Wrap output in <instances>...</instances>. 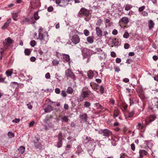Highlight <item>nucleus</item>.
Listing matches in <instances>:
<instances>
[{
  "instance_id": "nucleus-1",
  "label": "nucleus",
  "mask_w": 158,
  "mask_h": 158,
  "mask_svg": "<svg viewBox=\"0 0 158 158\" xmlns=\"http://www.w3.org/2000/svg\"><path fill=\"white\" fill-rule=\"evenodd\" d=\"M21 24L23 25L25 24H34L36 23V21H34L33 17L30 18L24 17L20 21Z\"/></svg>"
},
{
  "instance_id": "nucleus-2",
  "label": "nucleus",
  "mask_w": 158,
  "mask_h": 158,
  "mask_svg": "<svg viewBox=\"0 0 158 158\" xmlns=\"http://www.w3.org/2000/svg\"><path fill=\"white\" fill-rule=\"evenodd\" d=\"M89 10L85 8L84 7L81 8L78 13V15L79 17H82L84 16L86 17H88L89 15Z\"/></svg>"
},
{
  "instance_id": "nucleus-3",
  "label": "nucleus",
  "mask_w": 158,
  "mask_h": 158,
  "mask_svg": "<svg viewBox=\"0 0 158 158\" xmlns=\"http://www.w3.org/2000/svg\"><path fill=\"white\" fill-rule=\"evenodd\" d=\"M81 94L82 95L83 97L86 98L92 95L93 93H92L87 87H83L81 93Z\"/></svg>"
},
{
  "instance_id": "nucleus-4",
  "label": "nucleus",
  "mask_w": 158,
  "mask_h": 158,
  "mask_svg": "<svg viewBox=\"0 0 158 158\" xmlns=\"http://www.w3.org/2000/svg\"><path fill=\"white\" fill-rule=\"evenodd\" d=\"M38 38L41 41L43 40L45 42L47 43L48 40L49 35L48 33L46 32L43 33H38Z\"/></svg>"
},
{
  "instance_id": "nucleus-5",
  "label": "nucleus",
  "mask_w": 158,
  "mask_h": 158,
  "mask_svg": "<svg viewBox=\"0 0 158 158\" xmlns=\"http://www.w3.org/2000/svg\"><path fill=\"white\" fill-rule=\"evenodd\" d=\"M56 3L61 7H65L73 0H55Z\"/></svg>"
},
{
  "instance_id": "nucleus-6",
  "label": "nucleus",
  "mask_w": 158,
  "mask_h": 158,
  "mask_svg": "<svg viewBox=\"0 0 158 158\" xmlns=\"http://www.w3.org/2000/svg\"><path fill=\"white\" fill-rule=\"evenodd\" d=\"M99 133L105 137V138H108L109 137H112V132L108 129L102 130L99 132Z\"/></svg>"
},
{
  "instance_id": "nucleus-7",
  "label": "nucleus",
  "mask_w": 158,
  "mask_h": 158,
  "mask_svg": "<svg viewBox=\"0 0 158 158\" xmlns=\"http://www.w3.org/2000/svg\"><path fill=\"white\" fill-rule=\"evenodd\" d=\"M156 118V116L154 114L148 116L145 119L146 126L148 125L150 123L154 121Z\"/></svg>"
},
{
  "instance_id": "nucleus-8",
  "label": "nucleus",
  "mask_w": 158,
  "mask_h": 158,
  "mask_svg": "<svg viewBox=\"0 0 158 158\" xmlns=\"http://www.w3.org/2000/svg\"><path fill=\"white\" fill-rule=\"evenodd\" d=\"M52 118V115H51L49 116L47 115L44 120V123L46 124H48V127H51L52 126V123L51 122Z\"/></svg>"
},
{
  "instance_id": "nucleus-9",
  "label": "nucleus",
  "mask_w": 158,
  "mask_h": 158,
  "mask_svg": "<svg viewBox=\"0 0 158 158\" xmlns=\"http://www.w3.org/2000/svg\"><path fill=\"white\" fill-rule=\"evenodd\" d=\"M65 75L67 77H70L73 79V80H76V77L75 75L70 69H68L66 71Z\"/></svg>"
},
{
  "instance_id": "nucleus-10",
  "label": "nucleus",
  "mask_w": 158,
  "mask_h": 158,
  "mask_svg": "<svg viewBox=\"0 0 158 158\" xmlns=\"http://www.w3.org/2000/svg\"><path fill=\"white\" fill-rule=\"evenodd\" d=\"M62 60L64 62H68L69 66H70V58L68 54L63 53Z\"/></svg>"
},
{
  "instance_id": "nucleus-11",
  "label": "nucleus",
  "mask_w": 158,
  "mask_h": 158,
  "mask_svg": "<svg viewBox=\"0 0 158 158\" xmlns=\"http://www.w3.org/2000/svg\"><path fill=\"white\" fill-rule=\"evenodd\" d=\"M71 40L74 44H77L80 42V38L77 35H74L72 36Z\"/></svg>"
},
{
  "instance_id": "nucleus-12",
  "label": "nucleus",
  "mask_w": 158,
  "mask_h": 158,
  "mask_svg": "<svg viewBox=\"0 0 158 158\" xmlns=\"http://www.w3.org/2000/svg\"><path fill=\"white\" fill-rule=\"evenodd\" d=\"M13 42V40L10 37H9L7 39H6L3 42L4 45L6 47H8Z\"/></svg>"
},
{
  "instance_id": "nucleus-13",
  "label": "nucleus",
  "mask_w": 158,
  "mask_h": 158,
  "mask_svg": "<svg viewBox=\"0 0 158 158\" xmlns=\"http://www.w3.org/2000/svg\"><path fill=\"white\" fill-rule=\"evenodd\" d=\"M79 118L81 123H86L87 122L88 116L86 114L80 115Z\"/></svg>"
},
{
  "instance_id": "nucleus-14",
  "label": "nucleus",
  "mask_w": 158,
  "mask_h": 158,
  "mask_svg": "<svg viewBox=\"0 0 158 158\" xmlns=\"http://www.w3.org/2000/svg\"><path fill=\"white\" fill-rule=\"evenodd\" d=\"M96 34L98 37H101L103 34L102 29L99 27H96L95 28Z\"/></svg>"
},
{
  "instance_id": "nucleus-15",
  "label": "nucleus",
  "mask_w": 158,
  "mask_h": 158,
  "mask_svg": "<svg viewBox=\"0 0 158 158\" xmlns=\"http://www.w3.org/2000/svg\"><path fill=\"white\" fill-rule=\"evenodd\" d=\"M152 105L158 108V98H154L152 99Z\"/></svg>"
},
{
  "instance_id": "nucleus-16",
  "label": "nucleus",
  "mask_w": 158,
  "mask_h": 158,
  "mask_svg": "<svg viewBox=\"0 0 158 158\" xmlns=\"http://www.w3.org/2000/svg\"><path fill=\"white\" fill-rule=\"evenodd\" d=\"M11 20V19L10 18L8 19L2 27V29H6L8 27L10 23Z\"/></svg>"
},
{
  "instance_id": "nucleus-17",
  "label": "nucleus",
  "mask_w": 158,
  "mask_h": 158,
  "mask_svg": "<svg viewBox=\"0 0 158 158\" xmlns=\"http://www.w3.org/2000/svg\"><path fill=\"white\" fill-rule=\"evenodd\" d=\"M129 22L128 18L126 17H123L121 20L119 21V22H122L125 24H126L128 23Z\"/></svg>"
},
{
  "instance_id": "nucleus-18",
  "label": "nucleus",
  "mask_w": 158,
  "mask_h": 158,
  "mask_svg": "<svg viewBox=\"0 0 158 158\" xmlns=\"http://www.w3.org/2000/svg\"><path fill=\"white\" fill-rule=\"evenodd\" d=\"M139 153L140 158H142L143 155H147L148 154V152L145 150H139Z\"/></svg>"
},
{
  "instance_id": "nucleus-19",
  "label": "nucleus",
  "mask_w": 158,
  "mask_h": 158,
  "mask_svg": "<svg viewBox=\"0 0 158 158\" xmlns=\"http://www.w3.org/2000/svg\"><path fill=\"white\" fill-rule=\"evenodd\" d=\"M97 73V72L96 71H92L90 70L87 73L88 76L90 78H92L94 77V73Z\"/></svg>"
},
{
  "instance_id": "nucleus-20",
  "label": "nucleus",
  "mask_w": 158,
  "mask_h": 158,
  "mask_svg": "<svg viewBox=\"0 0 158 158\" xmlns=\"http://www.w3.org/2000/svg\"><path fill=\"white\" fill-rule=\"evenodd\" d=\"M53 110V107L50 105H48L47 107L44 109L45 113H48Z\"/></svg>"
},
{
  "instance_id": "nucleus-21",
  "label": "nucleus",
  "mask_w": 158,
  "mask_h": 158,
  "mask_svg": "<svg viewBox=\"0 0 158 158\" xmlns=\"http://www.w3.org/2000/svg\"><path fill=\"white\" fill-rule=\"evenodd\" d=\"M154 25L155 23L152 20H150L148 21V26L149 29H151L153 28L154 27Z\"/></svg>"
},
{
  "instance_id": "nucleus-22",
  "label": "nucleus",
  "mask_w": 158,
  "mask_h": 158,
  "mask_svg": "<svg viewBox=\"0 0 158 158\" xmlns=\"http://www.w3.org/2000/svg\"><path fill=\"white\" fill-rule=\"evenodd\" d=\"M38 140H37V141H34V146L36 148L41 149L42 148V145L41 143L38 142Z\"/></svg>"
},
{
  "instance_id": "nucleus-23",
  "label": "nucleus",
  "mask_w": 158,
  "mask_h": 158,
  "mask_svg": "<svg viewBox=\"0 0 158 158\" xmlns=\"http://www.w3.org/2000/svg\"><path fill=\"white\" fill-rule=\"evenodd\" d=\"M86 40L90 44L93 43L94 42V38L93 36H89L87 38Z\"/></svg>"
},
{
  "instance_id": "nucleus-24",
  "label": "nucleus",
  "mask_w": 158,
  "mask_h": 158,
  "mask_svg": "<svg viewBox=\"0 0 158 158\" xmlns=\"http://www.w3.org/2000/svg\"><path fill=\"white\" fill-rule=\"evenodd\" d=\"M95 106L97 107V109H101L102 110L104 109V110H107V109L103 107L99 103H96L95 104Z\"/></svg>"
},
{
  "instance_id": "nucleus-25",
  "label": "nucleus",
  "mask_w": 158,
  "mask_h": 158,
  "mask_svg": "<svg viewBox=\"0 0 158 158\" xmlns=\"http://www.w3.org/2000/svg\"><path fill=\"white\" fill-rule=\"evenodd\" d=\"M25 147L23 146H21L18 149L19 152L22 154L23 153L25 152Z\"/></svg>"
},
{
  "instance_id": "nucleus-26",
  "label": "nucleus",
  "mask_w": 158,
  "mask_h": 158,
  "mask_svg": "<svg viewBox=\"0 0 158 158\" xmlns=\"http://www.w3.org/2000/svg\"><path fill=\"white\" fill-rule=\"evenodd\" d=\"M146 124L144 126L142 125L140 123H139L136 126V128L139 130H142L144 127H146Z\"/></svg>"
},
{
  "instance_id": "nucleus-27",
  "label": "nucleus",
  "mask_w": 158,
  "mask_h": 158,
  "mask_svg": "<svg viewBox=\"0 0 158 158\" xmlns=\"http://www.w3.org/2000/svg\"><path fill=\"white\" fill-rule=\"evenodd\" d=\"M18 16V13H12V18L15 21H17L18 20L17 17Z\"/></svg>"
},
{
  "instance_id": "nucleus-28",
  "label": "nucleus",
  "mask_w": 158,
  "mask_h": 158,
  "mask_svg": "<svg viewBox=\"0 0 158 158\" xmlns=\"http://www.w3.org/2000/svg\"><path fill=\"white\" fill-rule=\"evenodd\" d=\"M6 78L5 77H4L2 74L0 75V82H2L7 84V82L5 81Z\"/></svg>"
},
{
  "instance_id": "nucleus-29",
  "label": "nucleus",
  "mask_w": 158,
  "mask_h": 158,
  "mask_svg": "<svg viewBox=\"0 0 158 158\" xmlns=\"http://www.w3.org/2000/svg\"><path fill=\"white\" fill-rule=\"evenodd\" d=\"M103 21L101 19H98L96 22V25L98 27H100Z\"/></svg>"
},
{
  "instance_id": "nucleus-30",
  "label": "nucleus",
  "mask_w": 158,
  "mask_h": 158,
  "mask_svg": "<svg viewBox=\"0 0 158 158\" xmlns=\"http://www.w3.org/2000/svg\"><path fill=\"white\" fill-rule=\"evenodd\" d=\"M31 50L30 49H25L24 50V53L25 55L27 56H29L30 55L31 53Z\"/></svg>"
},
{
  "instance_id": "nucleus-31",
  "label": "nucleus",
  "mask_w": 158,
  "mask_h": 158,
  "mask_svg": "<svg viewBox=\"0 0 158 158\" xmlns=\"http://www.w3.org/2000/svg\"><path fill=\"white\" fill-rule=\"evenodd\" d=\"M12 69H11L6 71V76L8 77L11 76L12 73Z\"/></svg>"
},
{
  "instance_id": "nucleus-32",
  "label": "nucleus",
  "mask_w": 158,
  "mask_h": 158,
  "mask_svg": "<svg viewBox=\"0 0 158 158\" xmlns=\"http://www.w3.org/2000/svg\"><path fill=\"white\" fill-rule=\"evenodd\" d=\"M39 18V16H38V12H35L34 14V18L33 19H34L35 20H34V21H36Z\"/></svg>"
},
{
  "instance_id": "nucleus-33",
  "label": "nucleus",
  "mask_w": 158,
  "mask_h": 158,
  "mask_svg": "<svg viewBox=\"0 0 158 158\" xmlns=\"http://www.w3.org/2000/svg\"><path fill=\"white\" fill-rule=\"evenodd\" d=\"M91 105L90 102L88 101H85L84 102V106L86 108H89Z\"/></svg>"
},
{
  "instance_id": "nucleus-34",
  "label": "nucleus",
  "mask_w": 158,
  "mask_h": 158,
  "mask_svg": "<svg viewBox=\"0 0 158 158\" xmlns=\"http://www.w3.org/2000/svg\"><path fill=\"white\" fill-rule=\"evenodd\" d=\"M62 146V141L58 140V142L56 145H55L56 147L58 148H60Z\"/></svg>"
},
{
  "instance_id": "nucleus-35",
  "label": "nucleus",
  "mask_w": 158,
  "mask_h": 158,
  "mask_svg": "<svg viewBox=\"0 0 158 158\" xmlns=\"http://www.w3.org/2000/svg\"><path fill=\"white\" fill-rule=\"evenodd\" d=\"M58 140L62 141L63 140V136L62 133L61 131L59 132V134L58 135Z\"/></svg>"
},
{
  "instance_id": "nucleus-36",
  "label": "nucleus",
  "mask_w": 158,
  "mask_h": 158,
  "mask_svg": "<svg viewBox=\"0 0 158 158\" xmlns=\"http://www.w3.org/2000/svg\"><path fill=\"white\" fill-rule=\"evenodd\" d=\"M119 114L118 111L117 110H115L114 111L113 117L114 118H115L117 117Z\"/></svg>"
},
{
  "instance_id": "nucleus-37",
  "label": "nucleus",
  "mask_w": 158,
  "mask_h": 158,
  "mask_svg": "<svg viewBox=\"0 0 158 158\" xmlns=\"http://www.w3.org/2000/svg\"><path fill=\"white\" fill-rule=\"evenodd\" d=\"M52 63L54 66H56L59 63V61L56 60L54 59L52 61Z\"/></svg>"
},
{
  "instance_id": "nucleus-38",
  "label": "nucleus",
  "mask_w": 158,
  "mask_h": 158,
  "mask_svg": "<svg viewBox=\"0 0 158 158\" xmlns=\"http://www.w3.org/2000/svg\"><path fill=\"white\" fill-rule=\"evenodd\" d=\"M73 92V89L70 87H68L67 89V92L69 94H71Z\"/></svg>"
},
{
  "instance_id": "nucleus-39",
  "label": "nucleus",
  "mask_w": 158,
  "mask_h": 158,
  "mask_svg": "<svg viewBox=\"0 0 158 158\" xmlns=\"http://www.w3.org/2000/svg\"><path fill=\"white\" fill-rule=\"evenodd\" d=\"M8 135L10 138H12L14 136V134L11 131H9L8 133Z\"/></svg>"
},
{
  "instance_id": "nucleus-40",
  "label": "nucleus",
  "mask_w": 158,
  "mask_h": 158,
  "mask_svg": "<svg viewBox=\"0 0 158 158\" xmlns=\"http://www.w3.org/2000/svg\"><path fill=\"white\" fill-rule=\"evenodd\" d=\"M134 111L132 110L131 112L129 113L128 115L127 116V117L128 118H131L132 117L134 114Z\"/></svg>"
},
{
  "instance_id": "nucleus-41",
  "label": "nucleus",
  "mask_w": 158,
  "mask_h": 158,
  "mask_svg": "<svg viewBox=\"0 0 158 158\" xmlns=\"http://www.w3.org/2000/svg\"><path fill=\"white\" fill-rule=\"evenodd\" d=\"M131 8L132 7L130 5L127 4L126 5L125 7V10L128 11L130 10Z\"/></svg>"
},
{
  "instance_id": "nucleus-42",
  "label": "nucleus",
  "mask_w": 158,
  "mask_h": 158,
  "mask_svg": "<svg viewBox=\"0 0 158 158\" xmlns=\"http://www.w3.org/2000/svg\"><path fill=\"white\" fill-rule=\"evenodd\" d=\"M129 100L130 105H133L134 103V102L135 100L134 98H130Z\"/></svg>"
},
{
  "instance_id": "nucleus-43",
  "label": "nucleus",
  "mask_w": 158,
  "mask_h": 158,
  "mask_svg": "<svg viewBox=\"0 0 158 158\" xmlns=\"http://www.w3.org/2000/svg\"><path fill=\"white\" fill-rule=\"evenodd\" d=\"M100 91L101 94H102L104 93V88L102 85H101L100 86Z\"/></svg>"
},
{
  "instance_id": "nucleus-44",
  "label": "nucleus",
  "mask_w": 158,
  "mask_h": 158,
  "mask_svg": "<svg viewBox=\"0 0 158 158\" xmlns=\"http://www.w3.org/2000/svg\"><path fill=\"white\" fill-rule=\"evenodd\" d=\"M84 34L86 36H88L89 34V31L85 29L84 30Z\"/></svg>"
},
{
  "instance_id": "nucleus-45",
  "label": "nucleus",
  "mask_w": 158,
  "mask_h": 158,
  "mask_svg": "<svg viewBox=\"0 0 158 158\" xmlns=\"http://www.w3.org/2000/svg\"><path fill=\"white\" fill-rule=\"evenodd\" d=\"M61 95L63 97H66L67 96L66 92L64 90H62L61 92Z\"/></svg>"
},
{
  "instance_id": "nucleus-46",
  "label": "nucleus",
  "mask_w": 158,
  "mask_h": 158,
  "mask_svg": "<svg viewBox=\"0 0 158 158\" xmlns=\"http://www.w3.org/2000/svg\"><path fill=\"white\" fill-rule=\"evenodd\" d=\"M63 121L65 122H67L69 121L68 117L67 116H64L62 118Z\"/></svg>"
},
{
  "instance_id": "nucleus-47",
  "label": "nucleus",
  "mask_w": 158,
  "mask_h": 158,
  "mask_svg": "<svg viewBox=\"0 0 158 158\" xmlns=\"http://www.w3.org/2000/svg\"><path fill=\"white\" fill-rule=\"evenodd\" d=\"M129 34L128 33L127 31H126V32H125L123 35V37L124 38H126V39L128 38L129 37Z\"/></svg>"
},
{
  "instance_id": "nucleus-48",
  "label": "nucleus",
  "mask_w": 158,
  "mask_h": 158,
  "mask_svg": "<svg viewBox=\"0 0 158 158\" xmlns=\"http://www.w3.org/2000/svg\"><path fill=\"white\" fill-rule=\"evenodd\" d=\"M145 7L144 6H143L140 7H139L138 9V11L139 12H143V10L145 9Z\"/></svg>"
},
{
  "instance_id": "nucleus-49",
  "label": "nucleus",
  "mask_w": 158,
  "mask_h": 158,
  "mask_svg": "<svg viewBox=\"0 0 158 158\" xmlns=\"http://www.w3.org/2000/svg\"><path fill=\"white\" fill-rule=\"evenodd\" d=\"M62 54H61L59 52H56V56L58 58H60L61 56H62Z\"/></svg>"
},
{
  "instance_id": "nucleus-50",
  "label": "nucleus",
  "mask_w": 158,
  "mask_h": 158,
  "mask_svg": "<svg viewBox=\"0 0 158 158\" xmlns=\"http://www.w3.org/2000/svg\"><path fill=\"white\" fill-rule=\"evenodd\" d=\"M53 9H54L52 6H50L48 8L47 10L49 12H51L53 10Z\"/></svg>"
},
{
  "instance_id": "nucleus-51",
  "label": "nucleus",
  "mask_w": 158,
  "mask_h": 158,
  "mask_svg": "<svg viewBox=\"0 0 158 158\" xmlns=\"http://www.w3.org/2000/svg\"><path fill=\"white\" fill-rule=\"evenodd\" d=\"M35 44H36V42H35V41L33 40H32L31 41L30 45H31V46L32 47H34L35 46Z\"/></svg>"
},
{
  "instance_id": "nucleus-52",
  "label": "nucleus",
  "mask_w": 158,
  "mask_h": 158,
  "mask_svg": "<svg viewBox=\"0 0 158 158\" xmlns=\"http://www.w3.org/2000/svg\"><path fill=\"white\" fill-rule=\"evenodd\" d=\"M142 15L143 16H146L148 15V13L146 11H143L141 13Z\"/></svg>"
},
{
  "instance_id": "nucleus-53",
  "label": "nucleus",
  "mask_w": 158,
  "mask_h": 158,
  "mask_svg": "<svg viewBox=\"0 0 158 158\" xmlns=\"http://www.w3.org/2000/svg\"><path fill=\"white\" fill-rule=\"evenodd\" d=\"M118 33V31L117 30L114 29L113 30L112 32V34L114 35H116Z\"/></svg>"
},
{
  "instance_id": "nucleus-54",
  "label": "nucleus",
  "mask_w": 158,
  "mask_h": 158,
  "mask_svg": "<svg viewBox=\"0 0 158 158\" xmlns=\"http://www.w3.org/2000/svg\"><path fill=\"white\" fill-rule=\"evenodd\" d=\"M20 121V119L15 118L14 120H13L12 122L16 123H18Z\"/></svg>"
},
{
  "instance_id": "nucleus-55",
  "label": "nucleus",
  "mask_w": 158,
  "mask_h": 158,
  "mask_svg": "<svg viewBox=\"0 0 158 158\" xmlns=\"http://www.w3.org/2000/svg\"><path fill=\"white\" fill-rule=\"evenodd\" d=\"M45 77L46 79H49L50 78V73H48L46 74Z\"/></svg>"
},
{
  "instance_id": "nucleus-56",
  "label": "nucleus",
  "mask_w": 158,
  "mask_h": 158,
  "mask_svg": "<svg viewBox=\"0 0 158 158\" xmlns=\"http://www.w3.org/2000/svg\"><path fill=\"white\" fill-rule=\"evenodd\" d=\"M133 61V60L130 59H128L126 62V63L130 64Z\"/></svg>"
},
{
  "instance_id": "nucleus-57",
  "label": "nucleus",
  "mask_w": 158,
  "mask_h": 158,
  "mask_svg": "<svg viewBox=\"0 0 158 158\" xmlns=\"http://www.w3.org/2000/svg\"><path fill=\"white\" fill-rule=\"evenodd\" d=\"M39 53L40 54V56H41L42 55H44V52H43L41 49L40 48L39 50H38Z\"/></svg>"
},
{
  "instance_id": "nucleus-58",
  "label": "nucleus",
  "mask_w": 158,
  "mask_h": 158,
  "mask_svg": "<svg viewBox=\"0 0 158 158\" xmlns=\"http://www.w3.org/2000/svg\"><path fill=\"white\" fill-rule=\"evenodd\" d=\"M105 23H106L108 24V26H110L111 25V23H110V20L106 19L105 20Z\"/></svg>"
},
{
  "instance_id": "nucleus-59",
  "label": "nucleus",
  "mask_w": 158,
  "mask_h": 158,
  "mask_svg": "<svg viewBox=\"0 0 158 158\" xmlns=\"http://www.w3.org/2000/svg\"><path fill=\"white\" fill-rule=\"evenodd\" d=\"M28 108L30 110L32 109V106L30 102H29L27 104Z\"/></svg>"
},
{
  "instance_id": "nucleus-60",
  "label": "nucleus",
  "mask_w": 158,
  "mask_h": 158,
  "mask_svg": "<svg viewBox=\"0 0 158 158\" xmlns=\"http://www.w3.org/2000/svg\"><path fill=\"white\" fill-rule=\"evenodd\" d=\"M111 56L113 57H116V54L115 52H112L110 53Z\"/></svg>"
},
{
  "instance_id": "nucleus-61",
  "label": "nucleus",
  "mask_w": 158,
  "mask_h": 158,
  "mask_svg": "<svg viewBox=\"0 0 158 158\" xmlns=\"http://www.w3.org/2000/svg\"><path fill=\"white\" fill-rule=\"evenodd\" d=\"M129 47V45L128 43H126L124 45V48L125 49H127Z\"/></svg>"
},
{
  "instance_id": "nucleus-62",
  "label": "nucleus",
  "mask_w": 158,
  "mask_h": 158,
  "mask_svg": "<svg viewBox=\"0 0 158 158\" xmlns=\"http://www.w3.org/2000/svg\"><path fill=\"white\" fill-rule=\"evenodd\" d=\"M55 92L57 94H59L60 93V89L58 88L55 89Z\"/></svg>"
},
{
  "instance_id": "nucleus-63",
  "label": "nucleus",
  "mask_w": 158,
  "mask_h": 158,
  "mask_svg": "<svg viewBox=\"0 0 158 158\" xmlns=\"http://www.w3.org/2000/svg\"><path fill=\"white\" fill-rule=\"evenodd\" d=\"M131 148L133 151H134L135 149V146L134 144L132 143L131 145Z\"/></svg>"
},
{
  "instance_id": "nucleus-64",
  "label": "nucleus",
  "mask_w": 158,
  "mask_h": 158,
  "mask_svg": "<svg viewBox=\"0 0 158 158\" xmlns=\"http://www.w3.org/2000/svg\"><path fill=\"white\" fill-rule=\"evenodd\" d=\"M85 98L83 97L82 95L81 94V96H80L79 100L80 102H82L84 101V99Z\"/></svg>"
}]
</instances>
